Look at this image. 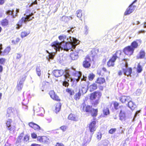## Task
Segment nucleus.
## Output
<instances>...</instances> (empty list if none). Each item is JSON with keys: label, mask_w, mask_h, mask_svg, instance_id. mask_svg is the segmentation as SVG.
<instances>
[{"label": "nucleus", "mask_w": 146, "mask_h": 146, "mask_svg": "<svg viewBox=\"0 0 146 146\" xmlns=\"http://www.w3.org/2000/svg\"><path fill=\"white\" fill-rule=\"evenodd\" d=\"M119 119L122 121H124L126 119V116L125 112L121 110L119 114Z\"/></svg>", "instance_id": "nucleus-23"}, {"label": "nucleus", "mask_w": 146, "mask_h": 146, "mask_svg": "<svg viewBox=\"0 0 146 146\" xmlns=\"http://www.w3.org/2000/svg\"><path fill=\"white\" fill-rule=\"evenodd\" d=\"M13 12L14 10H7L6 11L5 13L8 15H12L13 17Z\"/></svg>", "instance_id": "nucleus-43"}, {"label": "nucleus", "mask_w": 146, "mask_h": 146, "mask_svg": "<svg viewBox=\"0 0 146 146\" xmlns=\"http://www.w3.org/2000/svg\"><path fill=\"white\" fill-rule=\"evenodd\" d=\"M110 73V72L108 71L105 67H103L100 73V75L101 76H105L109 75Z\"/></svg>", "instance_id": "nucleus-20"}, {"label": "nucleus", "mask_w": 146, "mask_h": 146, "mask_svg": "<svg viewBox=\"0 0 146 146\" xmlns=\"http://www.w3.org/2000/svg\"><path fill=\"white\" fill-rule=\"evenodd\" d=\"M15 110L13 108L11 107L9 108L7 110V116L8 117H10L11 114L13 113Z\"/></svg>", "instance_id": "nucleus-30"}, {"label": "nucleus", "mask_w": 146, "mask_h": 146, "mask_svg": "<svg viewBox=\"0 0 146 146\" xmlns=\"http://www.w3.org/2000/svg\"><path fill=\"white\" fill-rule=\"evenodd\" d=\"M94 120L91 121L88 125V127L90 132L93 134L94 132L96 131V119H94Z\"/></svg>", "instance_id": "nucleus-9"}, {"label": "nucleus", "mask_w": 146, "mask_h": 146, "mask_svg": "<svg viewBox=\"0 0 146 146\" xmlns=\"http://www.w3.org/2000/svg\"><path fill=\"white\" fill-rule=\"evenodd\" d=\"M122 52L121 50H116L115 53L113 54L107 62L108 67H114L115 62L117 58H119L120 56L122 54Z\"/></svg>", "instance_id": "nucleus-5"}, {"label": "nucleus", "mask_w": 146, "mask_h": 146, "mask_svg": "<svg viewBox=\"0 0 146 146\" xmlns=\"http://www.w3.org/2000/svg\"><path fill=\"white\" fill-rule=\"evenodd\" d=\"M54 55L52 54H49V57L48 58V60H50V59H53L54 58Z\"/></svg>", "instance_id": "nucleus-57"}, {"label": "nucleus", "mask_w": 146, "mask_h": 146, "mask_svg": "<svg viewBox=\"0 0 146 146\" xmlns=\"http://www.w3.org/2000/svg\"><path fill=\"white\" fill-rule=\"evenodd\" d=\"M22 55L21 54H17L16 56V58L17 59L20 58L22 56Z\"/></svg>", "instance_id": "nucleus-58"}, {"label": "nucleus", "mask_w": 146, "mask_h": 146, "mask_svg": "<svg viewBox=\"0 0 146 146\" xmlns=\"http://www.w3.org/2000/svg\"><path fill=\"white\" fill-rule=\"evenodd\" d=\"M3 67L2 66L0 65V73L2 72L3 71Z\"/></svg>", "instance_id": "nucleus-61"}, {"label": "nucleus", "mask_w": 146, "mask_h": 146, "mask_svg": "<svg viewBox=\"0 0 146 146\" xmlns=\"http://www.w3.org/2000/svg\"><path fill=\"white\" fill-rule=\"evenodd\" d=\"M61 105V104L59 102L57 103L56 104L55 110V112L56 113H58L60 110Z\"/></svg>", "instance_id": "nucleus-33"}, {"label": "nucleus", "mask_w": 146, "mask_h": 146, "mask_svg": "<svg viewBox=\"0 0 146 146\" xmlns=\"http://www.w3.org/2000/svg\"><path fill=\"white\" fill-rule=\"evenodd\" d=\"M36 74L38 76H40L41 75V70L39 67H37L36 69Z\"/></svg>", "instance_id": "nucleus-42"}, {"label": "nucleus", "mask_w": 146, "mask_h": 146, "mask_svg": "<svg viewBox=\"0 0 146 146\" xmlns=\"http://www.w3.org/2000/svg\"><path fill=\"white\" fill-rule=\"evenodd\" d=\"M79 52L75 51L71 52L70 55V56L72 60H75L78 59V57Z\"/></svg>", "instance_id": "nucleus-21"}, {"label": "nucleus", "mask_w": 146, "mask_h": 146, "mask_svg": "<svg viewBox=\"0 0 146 146\" xmlns=\"http://www.w3.org/2000/svg\"><path fill=\"white\" fill-rule=\"evenodd\" d=\"M12 123L13 121L11 119H9L6 123L7 127L11 133L14 132L15 130V126L14 124H12Z\"/></svg>", "instance_id": "nucleus-8"}, {"label": "nucleus", "mask_w": 146, "mask_h": 146, "mask_svg": "<svg viewBox=\"0 0 146 146\" xmlns=\"http://www.w3.org/2000/svg\"><path fill=\"white\" fill-rule=\"evenodd\" d=\"M49 94L51 98L53 100L57 102H60L61 101L59 96L55 94L54 90H51L49 92Z\"/></svg>", "instance_id": "nucleus-12"}, {"label": "nucleus", "mask_w": 146, "mask_h": 146, "mask_svg": "<svg viewBox=\"0 0 146 146\" xmlns=\"http://www.w3.org/2000/svg\"><path fill=\"white\" fill-rule=\"evenodd\" d=\"M31 137L33 139H35L37 137V135L35 133H33L31 134Z\"/></svg>", "instance_id": "nucleus-53"}, {"label": "nucleus", "mask_w": 146, "mask_h": 146, "mask_svg": "<svg viewBox=\"0 0 146 146\" xmlns=\"http://www.w3.org/2000/svg\"><path fill=\"white\" fill-rule=\"evenodd\" d=\"M98 134L97 136V138L98 139L100 140L102 137V135L101 133H98Z\"/></svg>", "instance_id": "nucleus-55"}, {"label": "nucleus", "mask_w": 146, "mask_h": 146, "mask_svg": "<svg viewBox=\"0 0 146 146\" xmlns=\"http://www.w3.org/2000/svg\"><path fill=\"white\" fill-rule=\"evenodd\" d=\"M103 113L104 115H109L110 114L109 108L107 107H104L103 110Z\"/></svg>", "instance_id": "nucleus-39"}, {"label": "nucleus", "mask_w": 146, "mask_h": 146, "mask_svg": "<svg viewBox=\"0 0 146 146\" xmlns=\"http://www.w3.org/2000/svg\"><path fill=\"white\" fill-rule=\"evenodd\" d=\"M30 33L29 30L27 29L26 30L23 31L21 34V37L22 38H24L29 35Z\"/></svg>", "instance_id": "nucleus-24"}, {"label": "nucleus", "mask_w": 146, "mask_h": 146, "mask_svg": "<svg viewBox=\"0 0 146 146\" xmlns=\"http://www.w3.org/2000/svg\"><path fill=\"white\" fill-rule=\"evenodd\" d=\"M70 43L72 45V46L74 48L76 45L79 44V41L75 38H73V41L71 42Z\"/></svg>", "instance_id": "nucleus-34"}, {"label": "nucleus", "mask_w": 146, "mask_h": 146, "mask_svg": "<svg viewBox=\"0 0 146 146\" xmlns=\"http://www.w3.org/2000/svg\"><path fill=\"white\" fill-rule=\"evenodd\" d=\"M64 73V71L62 70H55L52 72L53 75L56 77L61 76Z\"/></svg>", "instance_id": "nucleus-16"}, {"label": "nucleus", "mask_w": 146, "mask_h": 146, "mask_svg": "<svg viewBox=\"0 0 146 146\" xmlns=\"http://www.w3.org/2000/svg\"><path fill=\"white\" fill-rule=\"evenodd\" d=\"M40 145H38L37 144H32L31 145V146H40Z\"/></svg>", "instance_id": "nucleus-62"}, {"label": "nucleus", "mask_w": 146, "mask_h": 146, "mask_svg": "<svg viewBox=\"0 0 146 146\" xmlns=\"http://www.w3.org/2000/svg\"><path fill=\"white\" fill-rule=\"evenodd\" d=\"M137 0H135L129 6L128 8L127 9L124 13V15H128L132 12L135 9L136 6L133 5V4L136 2Z\"/></svg>", "instance_id": "nucleus-11"}, {"label": "nucleus", "mask_w": 146, "mask_h": 146, "mask_svg": "<svg viewBox=\"0 0 146 146\" xmlns=\"http://www.w3.org/2000/svg\"><path fill=\"white\" fill-rule=\"evenodd\" d=\"M113 105L114 108L115 110H117L118 109V106L119 105V104L117 102L115 101L113 102Z\"/></svg>", "instance_id": "nucleus-46"}, {"label": "nucleus", "mask_w": 146, "mask_h": 146, "mask_svg": "<svg viewBox=\"0 0 146 146\" xmlns=\"http://www.w3.org/2000/svg\"><path fill=\"white\" fill-rule=\"evenodd\" d=\"M132 69L131 68H128L125 69L124 68L123 69L124 74L127 76H131V75L132 72Z\"/></svg>", "instance_id": "nucleus-22"}, {"label": "nucleus", "mask_w": 146, "mask_h": 146, "mask_svg": "<svg viewBox=\"0 0 146 146\" xmlns=\"http://www.w3.org/2000/svg\"><path fill=\"white\" fill-rule=\"evenodd\" d=\"M92 62V59L90 57V56L87 55L84 58V60L83 61L82 66L85 68H89L91 66Z\"/></svg>", "instance_id": "nucleus-7"}, {"label": "nucleus", "mask_w": 146, "mask_h": 146, "mask_svg": "<svg viewBox=\"0 0 146 146\" xmlns=\"http://www.w3.org/2000/svg\"><path fill=\"white\" fill-rule=\"evenodd\" d=\"M62 42H59L57 41H55L52 42L51 46L53 47L56 50V51H59L60 50H68L71 48L72 47V45L70 43L66 42L65 44L61 47Z\"/></svg>", "instance_id": "nucleus-2"}, {"label": "nucleus", "mask_w": 146, "mask_h": 146, "mask_svg": "<svg viewBox=\"0 0 146 146\" xmlns=\"http://www.w3.org/2000/svg\"><path fill=\"white\" fill-rule=\"evenodd\" d=\"M38 137L37 140L40 142L46 144L48 142L49 139L47 137L45 136H38Z\"/></svg>", "instance_id": "nucleus-18"}, {"label": "nucleus", "mask_w": 146, "mask_h": 146, "mask_svg": "<svg viewBox=\"0 0 146 146\" xmlns=\"http://www.w3.org/2000/svg\"><path fill=\"white\" fill-rule=\"evenodd\" d=\"M128 106L131 110H134L136 107V106L134 103L131 101H129L128 102Z\"/></svg>", "instance_id": "nucleus-32"}, {"label": "nucleus", "mask_w": 146, "mask_h": 146, "mask_svg": "<svg viewBox=\"0 0 146 146\" xmlns=\"http://www.w3.org/2000/svg\"><path fill=\"white\" fill-rule=\"evenodd\" d=\"M66 38V36L64 35H62L58 36V38L60 40H64Z\"/></svg>", "instance_id": "nucleus-48"}, {"label": "nucleus", "mask_w": 146, "mask_h": 146, "mask_svg": "<svg viewBox=\"0 0 146 146\" xmlns=\"http://www.w3.org/2000/svg\"><path fill=\"white\" fill-rule=\"evenodd\" d=\"M33 15V14L32 13H30L29 10L27 11L24 14V15H26V16L22 17L19 21L17 24L16 28L17 29H19L22 27L23 23H26L27 22L32 20L34 18V17H32Z\"/></svg>", "instance_id": "nucleus-1"}, {"label": "nucleus", "mask_w": 146, "mask_h": 146, "mask_svg": "<svg viewBox=\"0 0 146 146\" xmlns=\"http://www.w3.org/2000/svg\"><path fill=\"white\" fill-rule=\"evenodd\" d=\"M1 24L3 27H7L9 25V21L6 18L3 19L1 21Z\"/></svg>", "instance_id": "nucleus-25"}, {"label": "nucleus", "mask_w": 146, "mask_h": 146, "mask_svg": "<svg viewBox=\"0 0 146 146\" xmlns=\"http://www.w3.org/2000/svg\"><path fill=\"white\" fill-rule=\"evenodd\" d=\"M31 4V5L37 4V2L36 0H35L34 2H32Z\"/></svg>", "instance_id": "nucleus-63"}, {"label": "nucleus", "mask_w": 146, "mask_h": 146, "mask_svg": "<svg viewBox=\"0 0 146 146\" xmlns=\"http://www.w3.org/2000/svg\"><path fill=\"white\" fill-rule=\"evenodd\" d=\"M95 77V75L93 73L90 74L88 76V78L89 80L92 81L93 80Z\"/></svg>", "instance_id": "nucleus-47"}, {"label": "nucleus", "mask_w": 146, "mask_h": 146, "mask_svg": "<svg viewBox=\"0 0 146 146\" xmlns=\"http://www.w3.org/2000/svg\"><path fill=\"white\" fill-rule=\"evenodd\" d=\"M28 125L29 127L35 131H38L41 129V128L39 125L33 122L29 123Z\"/></svg>", "instance_id": "nucleus-15"}, {"label": "nucleus", "mask_w": 146, "mask_h": 146, "mask_svg": "<svg viewBox=\"0 0 146 146\" xmlns=\"http://www.w3.org/2000/svg\"><path fill=\"white\" fill-rule=\"evenodd\" d=\"M131 98L129 96L124 95L122 96L119 98V101L122 103H125L129 100Z\"/></svg>", "instance_id": "nucleus-17"}, {"label": "nucleus", "mask_w": 146, "mask_h": 146, "mask_svg": "<svg viewBox=\"0 0 146 146\" xmlns=\"http://www.w3.org/2000/svg\"><path fill=\"white\" fill-rule=\"evenodd\" d=\"M55 146H64V145L62 143L57 142L56 143Z\"/></svg>", "instance_id": "nucleus-56"}, {"label": "nucleus", "mask_w": 146, "mask_h": 146, "mask_svg": "<svg viewBox=\"0 0 146 146\" xmlns=\"http://www.w3.org/2000/svg\"><path fill=\"white\" fill-rule=\"evenodd\" d=\"M95 82L99 85H101L106 82L105 79L104 78L99 77L97 78Z\"/></svg>", "instance_id": "nucleus-19"}, {"label": "nucleus", "mask_w": 146, "mask_h": 146, "mask_svg": "<svg viewBox=\"0 0 146 146\" xmlns=\"http://www.w3.org/2000/svg\"><path fill=\"white\" fill-rule=\"evenodd\" d=\"M25 79V78H23L22 80H21L18 84H17V88L18 90H21L23 87V82H24Z\"/></svg>", "instance_id": "nucleus-31"}, {"label": "nucleus", "mask_w": 146, "mask_h": 146, "mask_svg": "<svg viewBox=\"0 0 146 146\" xmlns=\"http://www.w3.org/2000/svg\"><path fill=\"white\" fill-rule=\"evenodd\" d=\"M102 96V93L98 90L94 91L90 94L89 99L90 100L93 101L96 99L92 103V106L94 107L97 106L99 103V100Z\"/></svg>", "instance_id": "nucleus-3"}, {"label": "nucleus", "mask_w": 146, "mask_h": 146, "mask_svg": "<svg viewBox=\"0 0 146 146\" xmlns=\"http://www.w3.org/2000/svg\"><path fill=\"white\" fill-rule=\"evenodd\" d=\"M137 70L138 73L141 72L142 70V66L139 64H138L137 65Z\"/></svg>", "instance_id": "nucleus-44"}, {"label": "nucleus", "mask_w": 146, "mask_h": 146, "mask_svg": "<svg viewBox=\"0 0 146 146\" xmlns=\"http://www.w3.org/2000/svg\"><path fill=\"white\" fill-rule=\"evenodd\" d=\"M68 119L69 120L74 121H77L78 120L77 117L75 114L71 113L68 117Z\"/></svg>", "instance_id": "nucleus-27"}, {"label": "nucleus", "mask_w": 146, "mask_h": 146, "mask_svg": "<svg viewBox=\"0 0 146 146\" xmlns=\"http://www.w3.org/2000/svg\"><path fill=\"white\" fill-rule=\"evenodd\" d=\"M23 134H21L17 137V142L18 143L21 142L22 139Z\"/></svg>", "instance_id": "nucleus-45"}, {"label": "nucleus", "mask_w": 146, "mask_h": 146, "mask_svg": "<svg viewBox=\"0 0 146 146\" xmlns=\"http://www.w3.org/2000/svg\"><path fill=\"white\" fill-rule=\"evenodd\" d=\"M99 52V49L96 48H94L92 49L90 54L87 55L90 56V57H92L93 60L95 58L98 56V54Z\"/></svg>", "instance_id": "nucleus-13"}, {"label": "nucleus", "mask_w": 146, "mask_h": 146, "mask_svg": "<svg viewBox=\"0 0 146 146\" xmlns=\"http://www.w3.org/2000/svg\"><path fill=\"white\" fill-rule=\"evenodd\" d=\"M88 89V86L85 83L83 85H82L81 89H79L78 92L76 93L74 96V98L76 101L79 100L82 94L86 93Z\"/></svg>", "instance_id": "nucleus-6"}, {"label": "nucleus", "mask_w": 146, "mask_h": 146, "mask_svg": "<svg viewBox=\"0 0 146 146\" xmlns=\"http://www.w3.org/2000/svg\"><path fill=\"white\" fill-rule=\"evenodd\" d=\"M63 85L66 87H68L69 85V83L68 82L65 81L63 82Z\"/></svg>", "instance_id": "nucleus-52"}, {"label": "nucleus", "mask_w": 146, "mask_h": 146, "mask_svg": "<svg viewBox=\"0 0 146 146\" xmlns=\"http://www.w3.org/2000/svg\"><path fill=\"white\" fill-rule=\"evenodd\" d=\"M100 86L99 87V89L100 90L103 91L104 89V87L102 86H100Z\"/></svg>", "instance_id": "nucleus-60"}, {"label": "nucleus", "mask_w": 146, "mask_h": 146, "mask_svg": "<svg viewBox=\"0 0 146 146\" xmlns=\"http://www.w3.org/2000/svg\"><path fill=\"white\" fill-rule=\"evenodd\" d=\"M66 92L68 94L70 97L72 98L73 95L74 94V90L70 88H67L66 89Z\"/></svg>", "instance_id": "nucleus-28"}, {"label": "nucleus", "mask_w": 146, "mask_h": 146, "mask_svg": "<svg viewBox=\"0 0 146 146\" xmlns=\"http://www.w3.org/2000/svg\"><path fill=\"white\" fill-rule=\"evenodd\" d=\"M21 40V39L19 37H17L15 39H13L11 40V42L13 44H17Z\"/></svg>", "instance_id": "nucleus-40"}, {"label": "nucleus", "mask_w": 146, "mask_h": 146, "mask_svg": "<svg viewBox=\"0 0 146 146\" xmlns=\"http://www.w3.org/2000/svg\"><path fill=\"white\" fill-rule=\"evenodd\" d=\"M138 40H136V41H134L131 44V47L134 50L135 49L137 48L138 46V43L137 42V41H138Z\"/></svg>", "instance_id": "nucleus-38"}, {"label": "nucleus", "mask_w": 146, "mask_h": 146, "mask_svg": "<svg viewBox=\"0 0 146 146\" xmlns=\"http://www.w3.org/2000/svg\"><path fill=\"white\" fill-rule=\"evenodd\" d=\"M123 51L124 54L128 56H130L133 55L134 51L133 49L131 46H128L125 47Z\"/></svg>", "instance_id": "nucleus-10"}, {"label": "nucleus", "mask_w": 146, "mask_h": 146, "mask_svg": "<svg viewBox=\"0 0 146 146\" xmlns=\"http://www.w3.org/2000/svg\"><path fill=\"white\" fill-rule=\"evenodd\" d=\"M77 16L78 18H81L82 16V11L81 10H78L76 12Z\"/></svg>", "instance_id": "nucleus-41"}, {"label": "nucleus", "mask_w": 146, "mask_h": 146, "mask_svg": "<svg viewBox=\"0 0 146 146\" xmlns=\"http://www.w3.org/2000/svg\"><path fill=\"white\" fill-rule=\"evenodd\" d=\"M64 72V75L65 77V80H66L70 76L69 74L70 71L68 69H66Z\"/></svg>", "instance_id": "nucleus-35"}, {"label": "nucleus", "mask_w": 146, "mask_h": 146, "mask_svg": "<svg viewBox=\"0 0 146 146\" xmlns=\"http://www.w3.org/2000/svg\"><path fill=\"white\" fill-rule=\"evenodd\" d=\"M116 129L115 128L111 129L109 131V133L110 134H113L116 131Z\"/></svg>", "instance_id": "nucleus-50"}, {"label": "nucleus", "mask_w": 146, "mask_h": 146, "mask_svg": "<svg viewBox=\"0 0 146 146\" xmlns=\"http://www.w3.org/2000/svg\"><path fill=\"white\" fill-rule=\"evenodd\" d=\"M92 105H83L82 110L83 112L88 115L90 114L93 117H96L98 114V110L97 109H94L92 107Z\"/></svg>", "instance_id": "nucleus-4"}, {"label": "nucleus", "mask_w": 146, "mask_h": 146, "mask_svg": "<svg viewBox=\"0 0 146 146\" xmlns=\"http://www.w3.org/2000/svg\"><path fill=\"white\" fill-rule=\"evenodd\" d=\"M11 50V48L9 46H7L5 48L2 52L3 55L4 56L7 55L10 51Z\"/></svg>", "instance_id": "nucleus-37"}, {"label": "nucleus", "mask_w": 146, "mask_h": 146, "mask_svg": "<svg viewBox=\"0 0 146 146\" xmlns=\"http://www.w3.org/2000/svg\"><path fill=\"white\" fill-rule=\"evenodd\" d=\"M145 52L143 50H140L139 52L138 56L137 57L138 59H142L144 58L145 56Z\"/></svg>", "instance_id": "nucleus-29"}, {"label": "nucleus", "mask_w": 146, "mask_h": 146, "mask_svg": "<svg viewBox=\"0 0 146 146\" xmlns=\"http://www.w3.org/2000/svg\"><path fill=\"white\" fill-rule=\"evenodd\" d=\"M29 139V136L27 135L25 136L24 138V140L25 141H27Z\"/></svg>", "instance_id": "nucleus-54"}, {"label": "nucleus", "mask_w": 146, "mask_h": 146, "mask_svg": "<svg viewBox=\"0 0 146 146\" xmlns=\"http://www.w3.org/2000/svg\"><path fill=\"white\" fill-rule=\"evenodd\" d=\"M98 88V86L96 83H93L90 85L89 86V89L90 91V92H93L94 90H97Z\"/></svg>", "instance_id": "nucleus-26"}, {"label": "nucleus", "mask_w": 146, "mask_h": 146, "mask_svg": "<svg viewBox=\"0 0 146 146\" xmlns=\"http://www.w3.org/2000/svg\"><path fill=\"white\" fill-rule=\"evenodd\" d=\"M68 127L66 125H62L60 127V129L63 131H65L67 129Z\"/></svg>", "instance_id": "nucleus-51"}, {"label": "nucleus", "mask_w": 146, "mask_h": 146, "mask_svg": "<svg viewBox=\"0 0 146 146\" xmlns=\"http://www.w3.org/2000/svg\"><path fill=\"white\" fill-rule=\"evenodd\" d=\"M73 77L70 79V81L74 84H76L79 80L80 75L79 73H77L74 74L73 75Z\"/></svg>", "instance_id": "nucleus-14"}, {"label": "nucleus", "mask_w": 146, "mask_h": 146, "mask_svg": "<svg viewBox=\"0 0 146 146\" xmlns=\"http://www.w3.org/2000/svg\"><path fill=\"white\" fill-rule=\"evenodd\" d=\"M6 62V59L4 58H0V64L2 65H4Z\"/></svg>", "instance_id": "nucleus-49"}, {"label": "nucleus", "mask_w": 146, "mask_h": 146, "mask_svg": "<svg viewBox=\"0 0 146 146\" xmlns=\"http://www.w3.org/2000/svg\"><path fill=\"white\" fill-rule=\"evenodd\" d=\"M5 0H0V5H2L5 2Z\"/></svg>", "instance_id": "nucleus-59"}, {"label": "nucleus", "mask_w": 146, "mask_h": 146, "mask_svg": "<svg viewBox=\"0 0 146 146\" xmlns=\"http://www.w3.org/2000/svg\"><path fill=\"white\" fill-rule=\"evenodd\" d=\"M36 111L38 115H42L43 114L44 110L42 108H38L36 109Z\"/></svg>", "instance_id": "nucleus-36"}, {"label": "nucleus", "mask_w": 146, "mask_h": 146, "mask_svg": "<svg viewBox=\"0 0 146 146\" xmlns=\"http://www.w3.org/2000/svg\"><path fill=\"white\" fill-rule=\"evenodd\" d=\"M118 73L119 75L121 76L122 75V72L121 70H119L118 71Z\"/></svg>", "instance_id": "nucleus-64"}]
</instances>
